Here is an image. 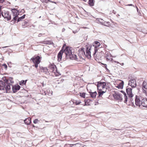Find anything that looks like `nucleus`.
Here are the masks:
<instances>
[{
  "label": "nucleus",
  "instance_id": "1",
  "mask_svg": "<svg viewBox=\"0 0 147 147\" xmlns=\"http://www.w3.org/2000/svg\"><path fill=\"white\" fill-rule=\"evenodd\" d=\"M62 49H63V52L66 55V57L69 58L72 60H76L78 61L79 59L74 53L71 51V48L69 47L66 46L65 44H64Z\"/></svg>",
  "mask_w": 147,
  "mask_h": 147
},
{
  "label": "nucleus",
  "instance_id": "2",
  "mask_svg": "<svg viewBox=\"0 0 147 147\" xmlns=\"http://www.w3.org/2000/svg\"><path fill=\"white\" fill-rule=\"evenodd\" d=\"M97 87L98 90H107V86L106 82L100 81L97 82Z\"/></svg>",
  "mask_w": 147,
  "mask_h": 147
},
{
  "label": "nucleus",
  "instance_id": "3",
  "mask_svg": "<svg viewBox=\"0 0 147 147\" xmlns=\"http://www.w3.org/2000/svg\"><path fill=\"white\" fill-rule=\"evenodd\" d=\"M113 96L114 98L116 100H121L122 99V95L118 92H113Z\"/></svg>",
  "mask_w": 147,
  "mask_h": 147
},
{
  "label": "nucleus",
  "instance_id": "4",
  "mask_svg": "<svg viewBox=\"0 0 147 147\" xmlns=\"http://www.w3.org/2000/svg\"><path fill=\"white\" fill-rule=\"evenodd\" d=\"M1 14L3 17L7 20H9L11 19L10 15L9 14V12L8 11H3L1 12Z\"/></svg>",
  "mask_w": 147,
  "mask_h": 147
},
{
  "label": "nucleus",
  "instance_id": "5",
  "mask_svg": "<svg viewBox=\"0 0 147 147\" xmlns=\"http://www.w3.org/2000/svg\"><path fill=\"white\" fill-rule=\"evenodd\" d=\"M11 11L14 16L12 21H13L14 22H15L17 19L18 16L19 14L18 11L15 9H11Z\"/></svg>",
  "mask_w": 147,
  "mask_h": 147
},
{
  "label": "nucleus",
  "instance_id": "6",
  "mask_svg": "<svg viewBox=\"0 0 147 147\" xmlns=\"http://www.w3.org/2000/svg\"><path fill=\"white\" fill-rule=\"evenodd\" d=\"M93 55L94 59L97 61L99 62V61L101 60L102 55L100 53L97 52L95 53V51H94Z\"/></svg>",
  "mask_w": 147,
  "mask_h": 147
},
{
  "label": "nucleus",
  "instance_id": "7",
  "mask_svg": "<svg viewBox=\"0 0 147 147\" xmlns=\"http://www.w3.org/2000/svg\"><path fill=\"white\" fill-rule=\"evenodd\" d=\"M41 58V57H40L39 56H35L31 59V60L34 63H40Z\"/></svg>",
  "mask_w": 147,
  "mask_h": 147
},
{
  "label": "nucleus",
  "instance_id": "8",
  "mask_svg": "<svg viewBox=\"0 0 147 147\" xmlns=\"http://www.w3.org/2000/svg\"><path fill=\"white\" fill-rule=\"evenodd\" d=\"M84 48H82L79 50L78 55L80 58H82L86 56Z\"/></svg>",
  "mask_w": 147,
  "mask_h": 147
},
{
  "label": "nucleus",
  "instance_id": "9",
  "mask_svg": "<svg viewBox=\"0 0 147 147\" xmlns=\"http://www.w3.org/2000/svg\"><path fill=\"white\" fill-rule=\"evenodd\" d=\"M143 92L146 94H147V80H145L142 84Z\"/></svg>",
  "mask_w": 147,
  "mask_h": 147
},
{
  "label": "nucleus",
  "instance_id": "10",
  "mask_svg": "<svg viewBox=\"0 0 147 147\" xmlns=\"http://www.w3.org/2000/svg\"><path fill=\"white\" fill-rule=\"evenodd\" d=\"M100 43L98 41H95L93 43V46L94 47V51L97 52L98 50L100 48Z\"/></svg>",
  "mask_w": 147,
  "mask_h": 147
},
{
  "label": "nucleus",
  "instance_id": "11",
  "mask_svg": "<svg viewBox=\"0 0 147 147\" xmlns=\"http://www.w3.org/2000/svg\"><path fill=\"white\" fill-rule=\"evenodd\" d=\"M128 84L132 88L135 87L137 85L136 80L134 79H131L129 81Z\"/></svg>",
  "mask_w": 147,
  "mask_h": 147
},
{
  "label": "nucleus",
  "instance_id": "12",
  "mask_svg": "<svg viewBox=\"0 0 147 147\" xmlns=\"http://www.w3.org/2000/svg\"><path fill=\"white\" fill-rule=\"evenodd\" d=\"M63 53V49H62L58 54L57 60L58 61L60 62L61 61Z\"/></svg>",
  "mask_w": 147,
  "mask_h": 147
},
{
  "label": "nucleus",
  "instance_id": "13",
  "mask_svg": "<svg viewBox=\"0 0 147 147\" xmlns=\"http://www.w3.org/2000/svg\"><path fill=\"white\" fill-rule=\"evenodd\" d=\"M49 69L50 71L52 72L56 70V69H57L56 66L53 63L50 64L49 65Z\"/></svg>",
  "mask_w": 147,
  "mask_h": 147
},
{
  "label": "nucleus",
  "instance_id": "14",
  "mask_svg": "<svg viewBox=\"0 0 147 147\" xmlns=\"http://www.w3.org/2000/svg\"><path fill=\"white\" fill-rule=\"evenodd\" d=\"M92 50L91 48H89L88 47H87V50L86 51V56L89 59L91 58V52Z\"/></svg>",
  "mask_w": 147,
  "mask_h": 147
},
{
  "label": "nucleus",
  "instance_id": "15",
  "mask_svg": "<svg viewBox=\"0 0 147 147\" xmlns=\"http://www.w3.org/2000/svg\"><path fill=\"white\" fill-rule=\"evenodd\" d=\"M126 91L127 95L129 97L131 98L133 96L132 92V89L131 88H128L126 89Z\"/></svg>",
  "mask_w": 147,
  "mask_h": 147
},
{
  "label": "nucleus",
  "instance_id": "16",
  "mask_svg": "<svg viewBox=\"0 0 147 147\" xmlns=\"http://www.w3.org/2000/svg\"><path fill=\"white\" fill-rule=\"evenodd\" d=\"M105 57L106 60L107 61H112L113 60V59L111 57V55L109 53H107L106 54Z\"/></svg>",
  "mask_w": 147,
  "mask_h": 147
},
{
  "label": "nucleus",
  "instance_id": "17",
  "mask_svg": "<svg viewBox=\"0 0 147 147\" xmlns=\"http://www.w3.org/2000/svg\"><path fill=\"white\" fill-rule=\"evenodd\" d=\"M141 105L144 107H147V99L144 98L141 100Z\"/></svg>",
  "mask_w": 147,
  "mask_h": 147
},
{
  "label": "nucleus",
  "instance_id": "18",
  "mask_svg": "<svg viewBox=\"0 0 147 147\" xmlns=\"http://www.w3.org/2000/svg\"><path fill=\"white\" fill-rule=\"evenodd\" d=\"M20 87L19 85L13 86L12 87V91L14 93L16 92L18 90H20Z\"/></svg>",
  "mask_w": 147,
  "mask_h": 147
},
{
  "label": "nucleus",
  "instance_id": "19",
  "mask_svg": "<svg viewBox=\"0 0 147 147\" xmlns=\"http://www.w3.org/2000/svg\"><path fill=\"white\" fill-rule=\"evenodd\" d=\"M123 82L122 81L121 82L119 83L118 84H116L115 86L119 89H122L123 88Z\"/></svg>",
  "mask_w": 147,
  "mask_h": 147
},
{
  "label": "nucleus",
  "instance_id": "20",
  "mask_svg": "<svg viewBox=\"0 0 147 147\" xmlns=\"http://www.w3.org/2000/svg\"><path fill=\"white\" fill-rule=\"evenodd\" d=\"M136 105L138 106H140V100L139 98H138L137 96H136V98L135 100Z\"/></svg>",
  "mask_w": 147,
  "mask_h": 147
},
{
  "label": "nucleus",
  "instance_id": "21",
  "mask_svg": "<svg viewBox=\"0 0 147 147\" xmlns=\"http://www.w3.org/2000/svg\"><path fill=\"white\" fill-rule=\"evenodd\" d=\"M98 97H102V95L103 94L105 93L106 90H98Z\"/></svg>",
  "mask_w": 147,
  "mask_h": 147
},
{
  "label": "nucleus",
  "instance_id": "22",
  "mask_svg": "<svg viewBox=\"0 0 147 147\" xmlns=\"http://www.w3.org/2000/svg\"><path fill=\"white\" fill-rule=\"evenodd\" d=\"M89 93L91 98H96V95H97V93L96 92H90Z\"/></svg>",
  "mask_w": 147,
  "mask_h": 147
},
{
  "label": "nucleus",
  "instance_id": "23",
  "mask_svg": "<svg viewBox=\"0 0 147 147\" xmlns=\"http://www.w3.org/2000/svg\"><path fill=\"white\" fill-rule=\"evenodd\" d=\"M25 123L27 125L30 124L31 122V118L30 117H28L24 120Z\"/></svg>",
  "mask_w": 147,
  "mask_h": 147
},
{
  "label": "nucleus",
  "instance_id": "24",
  "mask_svg": "<svg viewBox=\"0 0 147 147\" xmlns=\"http://www.w3.org/2000/svg\"><path fill=\"white\" fill-rule=\"evenodd\" d=\"M71 147H83L82 145L80 143H77L74 144H71Z\"/></svg>",
  "mask_w": 147,
  "mask_h": 147
},
{
  "label": "nucleus",
  "instance_id": "25",
  "mask_svg": "<svg viewBox=\"0 0 147 147\" xmlns=\"http://www.w3.org/2000/svg\"><path fill=\"white\" fill-rule=\"evenodd\" d=\"M5 88V83L0 81V90H3Z\"/></svg>",
  "mask_w": 147,
  "mask_h": 147
},
{
  "label": "nucleus",
  "instance_id": "26",
  "mask_svg": "<svg viewBox=\"0 0 147 147\" xmlns=\"http://www.w3.org/2000/svg\"><path fill=\"white\" fill-rule=\"evenodd\" d=\"M97 20L102 24H104L106 22L105 21L102 19L100 18L97 19Z\"/></svg>",
  "mask_w": 147,
  "mask_h": 147
},
{
  "label": "nucleus",
  "instance_id": "27",
  "mask_svg": "<svg viewBox=\"0 0 147 147\" xmlns=\"http://www.w3.org/2000/svg\"><path fill=\"white\" fill-rule=\"evenodd\" d=\"M53 72L54 73V75L56 76H58L61 75L57 71V69H56V70L55 71Z\"/></svg>",
  "mask_w": 147,
  "mask_h": 147
},
{
  "label": "nucleus",
  "instance_id": "28",
  "mask_svg": "<svg viewBox=\"0 0 147 147\" xmlns=\"http://www.w3.org/2000/svg\"><path fill=\"white\" fill-rule=\"evenodd\" d=\"M11 87L10 84H7V85L5 87V89L7 91H9V90H10Z\"/></svg>",
  "mask_w": 147,
  "mask_h": 147
},
{
  "label": "nucleus",
  "instance_id": "29",
  "mask_svg": "<svg viewBox=\"0 0 147 147\" xmlns=\"http://www.w3.org/2000/svg\"><path fill=\"white\" fill-rule=\"evenodd\" d=\"M88 3V4L90 6H93L94 4V0H89Z\"/></svg>",
  "mask_w": 147,
  "mask_h": 147
},
{
  "label": "nucleus",
  "instance_id": "30",
  "mask_svg": "<svg viewBox=\"0 0 147 147\" xmlns=\"http://www.w3.org/2000/svg\"><path fill=\"white\" fill-rule=\"evenodd\" d=\"M27 80H22L20 81V82L19 83V84L20 85H23L25 84L26 81Z\"/></svg>",
  "mask_w": 147,
  "mask_h": 147
},
{
  "label": "nucleus",
  "instance_id": "31",
  "mask_svg": "<svg viewBox=\"0 0 147 147\" xmlns=\"http://www.w3.org/2000/svg\"><path fill=\"white\" fill-rule=\"evenodd\" d=\"M25 15H24L22 16L19 18L18 19L17 21L18 22L21 20L22 19H24L25 17Z\"/></svg>",
  "mask_w": 147,
  "mask_h": 147
},
{
  "label": "nucleus",
  "instance_id": "32",
  "mask_svg": "<svg viewBox=\"0 0 147 147\" xmlns=\"http://www.w3.org/2000/svg\"><path fill=\"white\" fill-rule=\"evenodd\" d=\"M124 98H125V100H124V102L125 103H127V96H126V95L125 94H124Z\"/></svg>",
  "mask_w": 147,
  "mask_h": 147
},
{
  "label": "nucleus",
  "instance_id": "33",
  "mask_svg": "<svg viewBox=\"0 0 147 147\" xmlns=\"http://www.w3.org/2000/svg\"><path fill=\"white\" fill-rule=\"evenodd\" d=\"M80 96L82 97L83 98H84L85 97V93L84 92H83L82 93H80Z\"/></svg>",
  "mask_w": 147,
  "mask_h": 147
},
{
  "label": "nucleus",
  "instance_id": "34",
  "mask_svg": "<svg viewBox=\"0 0 147 147\" xmlns=\"http://www.w3.org/2000/svg\"><path fill=\"white\" fill-rule=\"evenodd\" d=\"M73 103H74L75 105H79L81 103V102L80 101L76 100L75 102H74Z\"/></svg>",
  "mask_w": 147,
  "mask_h": 147
},
{
  "label": "nucleus",
  "instance_id": "35",
  "mask_svg": "<svg viewBox=\"0 0 147 147\" xmlns=\"http://www.w3.org/2000/svg\"><path fill=\"white\" fill-rule=\"evenodd\" d=\"M41 1L42 3H47L49 2H51L50 0H40Z\"/></svg>",
  "mask_w": 147,
  "mask_h": 147
},
{
  "label": "nucleus",
  "instance_id": "36",
  "mask_svg": "<svg viewBox=\"0 0 147 147\" xmlns=\"http://www.w3.org/2000/svg\"><path fill=\"white\" fill-rule=\"evenodd\" d=\"M47 71V68H45L43 69H41V71L42 72H46Z\"/></svg>",
  "mask_w": 147,
  "mask_h": 147
},
{
  "label": "nucleus",
  "instance_id": "37",
  "mask_svg": "<svg viewBox=\"0 0 147 147\" xmlns=\"http://www.w3.org/2000/svg\"><path fill=\"white\" fill-rule=\"evenodd\" d=\"M39 121V120L37 119H35L33 121V123H34L36 124L38 123Z\"/></svg>",
  "mask_w": 147,
  "mask_h": 147
},
{
  "label": "nucleus",
  "instance_id": "38",
  "mask_svg": "<svg viewBox=\"0 0 147 147\" xmlns=\"http://www.w3.org/2000/svg\"><path fill=\"white\" fill-rule=\"evenodd\" d=\"M51 42H50V41H45V42H44L42 43H44V44H51Z\"/></svg>",
  "mask_w": 147,
  "mask_h": 147
},
{
  "label": "nucleus",
  "instance_id": "39",
  "mask_svg": "<svg viewBox=\"0 0 147 147\" xmlns=\"http://www.w3.org/2000/svg\"><path fill=\"white\" fill-rule=\"evenodd\" d=\"M3 66L4 67V68L5 69H7V65L5 64H4L3 65Z\"/></svg>",
  "mask_w": 147,
  "mask_h": 147
},
{
  "label": "nucleus",
  "instance_id": "40",
  "mask_svg": "<svg viewBox=\"0 0 147 147\" xmlns=\"http://www.w3.org/2000/svg\"><path fill=\"white\" fill-rule=\"evenodd\" d=\"M101 64L102 65H103V67H104L106 68V69H107V65L106 64L102 63H101Z\"/></svg>",
  "mask_w": 147,
  "mask_h": 147
},
{
  "label": "nucleus",
  "instance_id": "41",
  "mask_svg": "<svg viewBox=\"0 0 147 147\" xmlns=\"http://www.w3.org/2000/svg\"><path fill=\"white\" fill-rule=\"evenodd\" d=\"M109 22H106L105 23V24L103 25L105 26H108L109 25Z\"/></svg>",
  "mask_w": 147,
  "mask_h": 147
},
{
  "label": "nucleus",
  "instance_id": "42",
  "mask_svg": "<svg viewBox=\"0 0 147 147\" xmlns=\"http://www.w3.org/2000/svg\"><path fill=\"white\" fill-rule=\"evenodd\" d=\"M34 63L35 64V67L37 68L38 67V64L39 63Z\"/></svg>",
  "mask_w": 147,
  "mask_h": 147
},
{
  "label": "nucleus",
  "instance_id": "43",
  "mask_svg": "<svg viewBox=\"0 0 147 147\" xmlns=\"http://www.w3.org/2000/svg\"><path fill=\"white\" fill-rule=\"evenodd\" d=\"M4 0H0V3H2L4 1Z\"/></svg>",
  "mask_w": 147,
  "mask_h": 147
},
{
  "label": "nucleus",
  "instance_id": "44",
  "mask_svg": "<svg viewBox=\"0 0 147 147\" xmlns=\"http://www.w3.org/2000/svg\"><path fill=\"white\" fill-rule=\"evenodd\" d=\"M85 105H87V102L86 101H85Z\"/></svg>",
  "mask_w": 147,
  "mask_h": 147
},
{
  "label": "nucleus",
  "instance_id": "45",
  "mask_svg": "<svg viewBox=\"0 0 147 147\" xmlns=\"http://www.w3.org/2000/svg\"><path fill=\"white\" fill-rule=\"evenodd\" d=\"M128 5V6H132V4H129V5Z\"/></svg>",
  "mask_w": 147,
  "mask_h": 147
},
{
  "label": "nucleus",
  "instance_id": "46",
  "mask_svg": "<svg viewBox=\"0 0 147 147\" xmlns=\"http://www.w3.org/2000/svg\"><path fill=\"white\" fill-rule=\"evenodd\" d=\"M32 126L33 127H35V126H34V125H32Z\"/></svg>",
  "mask_w": 147,
  "mask_h": 147
},
{
  "label": "nucleus",
  "instance_id": "47",
  "mask_svg": "<svg viewBox=\"0 0 147 147\" xmlns=\"http://www.w3.org/2000/svg\"><path fill=\"white\" fill-rule=\"evenodd\" d=\"M40 34H39V36H40Z\"/></svg>",
  "mask_w": 147,
  "mask_h": 147
},
{
  "label": "nucleus",
  "instance_id": "48",
  "mask_svg": "<svg viewBox=\"0 0 147 147\" xmlns=\"http://www.w3.org/2000/svg\"><path fill=\"white\" fill-rule=\"evenodd\" d=\"M40 34H39V36H40Z\"/></svg>",
  "mask_w": 147,
  "mask_h": 147
}]
</instances>
